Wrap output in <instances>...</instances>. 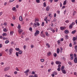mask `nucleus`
I'll list each match as a JSON object with an SVG mask.
<instances>
[{
    "label": "nucleus",
    "instance_id": "f257e3e1",
    "mask_svg": "<svg viewBox=\"0 0 77 77\" xmlns=\"http://www.w3.org/2000/svg\"><path fill=\"white\" fill-rule=\"evenodd\" d=\"M52 17V14H51V13H48V16H46V18L44 20L46 22V23L47 24L48 23V22H47V20H48V21H50V20H51V18Z\"/></svg>",
    "mask_w": 77,
    "mask_h": 77
},
{
    "label": "nucleus",
    "instance_id": "f03ea898",
    "mask_svg": "<svg viewBox=\"0 0 77 77\" xmlns=\"http://www.w3.org/2000/svg\"><path fill=\"white\" fill-rule=\"evenodd\" d=\"M9 69H10V67H7L4 69V71H5V72H6V71H8Z\"/></svg>",
    "mask_w": 77,
    "mask_h": 77
},
{
    "label": "nucleus",
    "instance_id": "7ed1b4c3",
    "mask_svg": "<svg viewBox=\"0 0 77 77\" xmlns=\"http://www.w3.org/2000/svg\"><path fill=\"white\" fill-rule=\"evenodd\" d=\"M39 31L38 30H37L35 31V33L34 34V36H38V35L39 34Z\"/></svg>",
    "mask_w": 77,
    "mask_h": 77
},
{
    "label": "nucleus",
    "instance_id": "20e7f679",
    "mask_svg": "<svg viewBox=\"0 0 77 77\" xmlns=\"http://www.w3.org/2000/svg\"><path fill=\"white\" fill-rule=\"evenodd\" d=\"M13 49L12 48H11L9 50V55H11L12 54V51H13Z\"/></svg>",
    "mask_w": 77,
    "mask_h": 77
},
{
    "label": "nucleus",
    "instance_id": "39448f33",
    "mask_svg": "<svg viewBox=\"0 0 77 77\" xmlns=\"http://www.w3.org/2000/svg\"><path fill=\"white\" fill-rule=\"evenodd\" d=\"M66 29V27L65 26H61L60 27V29L61 30H63Z\"/></svg>",
    "mask_w": 77,
    "mask_h": 77
},
{
    "label": "nucleus",
    "instance_id": "423d86ee",
    "mask_svg": "<svg viewBox=\"0 0 77 77\" xmlns=\"http://www.w3.org/2000/svg\"><path fill=\"white\" fill-rule=\"evenodd\" d=\"M23 30L21 29H19L18 30V32L20 35L21 34V33L23 32Z\"/></svg>",
    "mask_w": 77,
    "mask_h": 77
},
{
    "label": "nucleus",
    "instance_id": "0eeeda50",
    "mask_svg": "<svg viewBox=\"0 0 77 77\" xmlns=\"http://www.w3.org/2000/svg\"><path fill=\"white\" fill-rule=\"evenodd\" d=\"M70 56L71 57V60H73L74 59V55L72 54H71L70 55Z\"/></svg>",
    "mask_w": 77,
    "mask_h": 77
},
{
    "label": "nucleus",
    "instance_id": "6e6552de",
    "mask_svg": "<svg viewBox=\"0 0 77 77\" xmlns=\"http://www.w3.org/2000/svg\"><path fill=\"white\" fill-rule=\"evenodd\" d=\"M75 53H77V45H75Z\"/></svg>",
    "mask_w": 77,
    "mask_h": 77
},
{
    "label": "nucleus",
    "instance_id": "1a4fd4ad",
    "mask_svg": "<svg viewBox=\"0 0 77 77\" xmlns=\"http://www.w3.org/2000/svg\"><path fill=\"white\" fill-rule=\"evenodd\" d=\"M55 63L57 65H59V64H61V62L58 61H56Z\"/></svg>",
    "mask_w": 77,
    "mask_h": 77
},
{
    "label": "nucleus",
    "instance_id": "9d476101",
    "mask_svg": "<svg viewBox=\"0 0 77 77\" xmlns=\"http://www.w3.org/2000/svg\"><path fill=\"white\" fill-rule=\"evenodd\" d=\"M33 27H37V24L36 23H34L33 25Z\"/></svg>",
    "mask_w": 77,
    "mask_h": 77
},
{
    "label": "nucleus",
    "instance_id": "9b49d317",
    "mask_svg": "<svg viewBox=\"0 0 77 77\" xmlns=\"http://www.w3.org/2000/svg\"><path fill=\"white\" fill-rule=\"evenodd\" d=\"M74 62L75 63H77V57H75L74 59Z\"/></svg>",
    "mask_w": 77,
    "mask_h": 77
},
{
    "label": "nucleus",
    "instance_id": "f8f14e48",
    "mask_svg": "<svg viewBox=\"0 0 77 77\" xmlns=\"http://www.w3.org/2000/svg\"><path fill=\"white\" fill-rule=\"evenodd\" d=\"M73 26V25H72V24H70L69 27L70 29H71L72 28V27Z\"/></svg>",
    "mask_w": 77,
    "mask_h": 77
},
{
    "label": "nucleus",
    "instance_id": "ddd939ff",
    "mask_svg": "<svg viewBox=\"0 0 77 77\" xmlns=\"http://www.w3.org/2000/svg\"><path fill=\"white\" fill-rule=\"evenodd\" d=\"M29 71H30V70H29V69H28L26 70V71L24 72L25 74H27V73H28L29 72Z\"/></svg>",
    "mask_w": 77,
    "mask_h": 77
},
{
    "label": "nucleus",
    "instance_id": "4468645a",
    "mask_svg": "<svg viewBox=\"0 0 77 77\" xmlns=\"http://www.w3.org/2000/svg\"><path fill=\"white\" fill-rule=\"evenodd\" d=\"M65 33H66V34H68V33H69V31L68 30H66L64 31Z\"/></svg>",
    "mask_w": 77,
    "mask_h": 77
},
{
    "label": "nucleus",
    "instance_id": "2eb2a0df",
    "mask_svg": "<svg viewBox=\"0 0 77 77\" xmlns=\"http://www.w3.org/2000/svg\"><path fill=\"white\" fill-rule=\"evenodd\" d=\"M19 20L20 21H23V18H22V16H20L19 17Z\"/></svg>",
    "mask_w": 77,
    "mask_h": 77
},
{
    "label": "nucleus",
    "instance_id": "dca6fc26",
    "mask_svg": "<svg viewBox=\"0 0 77 77\" xmlns=\"http://www.w3.org/2000/svg\"><path fill=\"white\" fill-rule=\"evenodd\" d=\"M46 9L47 11H48L50 10V7H49L47 6Z\"/></svg>",
    "mask_w": 77,
    "mask_h": 77
},
{
    "label": "nucleus",
    "instance_id": "f3484780",
    "mask_svg": "<svg viewBox=\"0 0 77 77\" xmlns=\"http://www.w3.org/2000/svg\"><path fill=\"white\" fill-rule=\"evenodd\" d=\"M3 36H8V34H6V33H3L2 34Z\"/></svg>",
    "mask_w": 77,
    "mask_h": 77
},
{
    "label": "nucleus",
    "instance_id": "a211bd4d",
    "mask_svg": "<svg viewBox=\"0 0 77 77\" xmlns=\"http://www.w3.org/2000/svg\"><path fill=\"white\" fill-rule=\"evenodd\" d=\"M60 51V49H59V48H58L57 50V54H59V53Z\"/></svg>",
    "mask_w": 77,
    "mask_h": 77
},
{
    "label": "nucleus",
    "instance_id": "6ab92c4d",
    "mask_svg": "<svg viewBox=\"0 0 77 77\" xmlns=\"http://www.w3.org/2000/svg\"><path fill=\"white\" fill-rule=\"evenodd\" d=\"M61 71H62V72L63 74H66V70H65V69H63V70Z\"/></svg>",
    "mask_w": 77,
    "mask_h": 77
},
{
    "label": "nucleus",
    "instance_id": "aec40b11",
    "mask_svg": "<svg viewBox=\"0 0 77 77\" xmlns=\"http://www.w3.org/2000/svg\"><path fill=\"white\" fill-rule=\"evenodd\" d=\"M18 53L19 54H21L23 53V51L21 50L19 51L18 52Z\"/></svg>",
    "mask_w": 77,
    "mask_h": 77
},
{
    "label": "nucleus",
    "instance_id": "412c9836",
    "mask_svg": "<svg viewBox=\"0 0 77 77\" xmlns=\"http://www.w3.org/2000/svg\"><path fill=\"white\" fill-rule=\"evenodd\" d=\"M10 34L11 36H12L13 35V34H14V32L11 31L10 32Z\"/></svg>",
    "mask_w": 77,
    "mask_h": 77
},
{
    "label": "nucleus",
    "instance_id": "4be33fe9",
    "mask_svg": "<svg viewBox=\"0 0 77 77\" xmlns=\"http://www.w3.org/2000/svg\"><path fill=\"white\" fill-rule=\"evenodd\" d=\"M46 46H48V48H50V45H49V44H48V43H47L46 44Z\"/></svg>",
    "mask_w": 77,
    "mask_h": 77
},
{
    "label": "nucleus",
    "instance_id": "5701e85b",
    "mask_svg": "<svg viewBox=\"0 0 77 77\" xmlns=\"http://www.w3.org/2000/svg\"><path fill=\"white\" fill-rule=\"evenodd\" d=\"M66 5V0H65L63 3V5Z\"/></svg>",
    "mask_w": 77,
    "mask_h": 77
},
{
    "label": "nucleus",
    "instance_id": "b1692460",
    "mask_svg": "<svg viewBox=\"0 0 77 77\" xmlns=\"http://www.w3.org/2000/svg\"><path fill=\"white\" fill-rule=\"evenodd\" d=\"M21 25H20V24H19L18 25V27H17L18 29H21Z\"/></svg>",
    "mask_w": 77,
    "mask_h": 77
},
{
    "label": "nucleus",
    "instance_id": "393cba45",
    "mask_svg": "<svg viewBox=\"0 0 77 77\" xmlns=\"http://www.w3.org/2000/svg\"><path fill=\"white\" fill-rule=\"evenodd\" d=\"M3 31L5 32H8V30H7V29H6L4 28L3 29Z\"/></svg>",
    "mask_w": 77,
    "mask_h": 77
},
{
    "label": "nucleus",
    "instance_id": "a878e982",
    "mask_svg": "<svg viewBox=\"0 0 77 77\" xmlns=\"http://www.w3.org/2000/svg\"><path fill=\"white\" fill-rule=\"evenodd\" d=\"M41 36L43 37V38H45V35L44 34H41Z\"/></svg>",
    "mask_w": 77,
    "mask_h": 77
},
{
    "label": "nucleus",
    "instance_id": "bb28decb",
    "mask_svg": "<svg viewBox=\"0 0 77 77\" xmlns=\"http://www.w3.org/2000/svg\"><path fill=\"white\" fill-rule=\"evenodd\" d=\"M75 32H76V31L75 30H74L71 33L72 34H74Z\"/></svg>",
    "mask_w": 77,
    "mask_h": 77
},
{
    "label": "nucleus",
    "instance_id": "cd10ccee",
    "mask_svg": "<svg viewBox=\"0 0 77 77\" xmlns=\"http://www.w3.org/2000/svg\"><path fill=\"white\" fill-rule=\"evenodd\" d=\"M45 34L46 36H49V34H48V32H46Z\"/></svg>",
    "mask_w": 77,
    "mask_h": 77
},
{
    "label": "nucleus",
    "instance_id": "c85d7f7f",
    "mask_svg": "<svg viewBox=\"0 0 77 77\" xmlns=\"http://www.w3.org/2000/svg\"><path fill=\"white\" fill-rule=\"evenodd\" d=\"M58 44L59 45H60V40L58 41H57Z\"/></svg>",
    "mask_w": 77,
    "mask_h": 77
},
{
    "label": "nucleus",
    "instance_id": "c756f323",
    "mask_svg": "<svg viewBox=\"0 0 77 77\" xmlns=\"http://www.w3.org/2000/svg\"><path fill=\"white\" fill-rule=\"evenodd\" d=\"M65 39H68V36L67 35H65Z\"/></svg>",
    "mask_w": 77,
    "mask_h": 77
},
{
    "label": "nucleus",
    "instance_id": "7c9ffc66",
    "mask_svg": "<svg viewBox=\"0 0 77 77\" xmlns=\"http://www.w3.org/2000/svg\"><path fill=\"white\" fill-rule=\"evenodd\" d=\"M46 6H47V5H46V2H44L43 3V6H44V7H45Z\"/></svg>",
    "mask_w": 77,
    "mask_h": 77
},
{
    "label": "nucleus",
    "instance_id": "2f4dec72",
    "mask_svg": "<svg viewBox=\"0 0 77 77\" xmlns=\"http://www.w3.org/2000/svg\"><path fill=\"white\" fill-rule=\"evenodd\" d=\"M51 52H48V56H50V55H51Z\"/></svg>",
    "mask_w": 77,
    "mask_h": 77
},
{
    "label": "nucleus",
    "instance_id": "473e14b6",
    "mask_svg": "<svg viewBox=\"0 0 77 77\" xmlns=\"http://www.w3.org/2000/svg\"><path fill=\"white\" fill-rule=\"evenodd\" d=\"M76 38H75V37H74L73 38V41H75L76 40Z\"/></svg>",
    "mask_w": 77,
    "mask_h": 77
},
{
    "label": "nucleus",
    "instance_id": "72a5a7b5",
    "mask_svg": "<svg viewBox=\"0 0 77 77\" xmlns=\"http://www.w3.org/2000/svg\"><path fill=\"white\" fill-rule=\"evenodd\" d=\"M35 23L38 22L37 21H38V19H35Z\"/></svg>",
    "mask_w": 77,
    "mask_h": 77
},
{
    "label": "nucleus",
    "instance_id": "f704fd0d",
    "mask_svg": "<svg viewBox=\"0 0 77 77\" xmlns=\"http://www.w3.org/2000/svg\"><path fill=\"white\" fill-rule=\"evenodd\" d=\"M40 61H41L42 62H44V59H42L40 60Z\"/></svg>",
    "mask_w": 77,
    "mask_h": 77
},
{
    "label": "nucleus",
    "instance_id": "c9c22d12",
    "mask_svg": "<svg viewBox=\"0 0 77 77\" xmlns=\"http://www.w3.org/2000/svg\"><path fill=\"white\" fill-rule=\"evenodd\" d=\"M65 23H69V20H66L65 21Z\"/></svg>",
    "mask_w": 77,
    "mask_h": 77
},
{
    "label": "nucleus",
    "instance_id": "e433bc0d",
    "mask_svg": "<svg viewBox=\"0 0 77 77\" xmlns=\"http://www.w3.org/2000/svg\"><path fill=\"white\" fill-rule=\"evenodd\" d=\"M53 73L55 75H57V73L56 72L54 71L53 72Z\"/></svg>",
    "mask_w": 77,
    "mask_h": 77
},
{
    "label": "nucleus",
    "instance_id": "4c0bfd02",
    "mask_svg": "<svg viewBox=\"0 0 77 77\" xmlns=\"http://www.w3.org/2000/svg\"><path fill=\"white\" fill-rule=\"evenodd\" d=\"M14 74H15L16 75L18 73V72L17 71H15L14 72Z\"/></svg>",
    "mask_w": 77,
    "mask_h": 77
},
{
    "label": "nucleus",
    "instance_id": "58836bf2",
    "mask_svg": "<svg viewBox=\"0 0 77 77\" xmlns=\"http://www.w3.org/2000/svg\"><path fill=\"white\" fill-rule=\"evenodd\" d=\"M9 40H7L5 41V44H8V43H9Z\"/></svg>",
    "mask_w": 77,
    "mask_h": 77
},
{
    "label": "nucleus",
    "instance_id": "ea45409f",
    "mask_svg": "<svg viewBox=\"0 0 77 77\" xmlns=\"http://www.w3.org/2000/svg\"><path fill=\"white\" fill-rule=\"evenodd\" d=\"M16 50H17V51H20V48H15Z\"/></svg>",
    "mask_w": 77,
    "mask_h": 77
},
{
    "label": "nucleus",
    "instance_id": "a19ab883",
    "mask_svg": "<svg viewBox=\"0 0 77 77\" xmlns=\"http://www.w3.org/2000/svg\"><path fill=\"white\" fill-rule=\"evenodd\" d=\"M16 55L17 56V57H18V56H19V55H18V52H16Z\"/></svg>",
    "mask_w": 77,
    "mask_h": 77
},
{
    "label": "nucleus",
    "instance_id": "79ce46f5",
    "mask_svg": "<svg viewBox=\"0 0 77 77\" xmlns=\"http://www.w3.org/2000/svg\"><path fill=\"white\" fill-rule=\"evenodd\" d=\"M65 68V67L63 66H62L61 68V70L62 71V70H63Z\"/></svg>",
    "mask_w": 77,
    "mask_h": 77
},
{
    "label": "nucleus",
    "instance_id": "37998d69",
    "mask_svg": "<svg viewBox=\"0 0 77 77\" xmlns=\"http://www.w3.org/2000/svg\"><path fill=\"white\" fill-rule=\"evenodd\" d=\"M54 57H56L57 56V54L56 53L54 54Z\"/></svg>",
    "mask_w": 77,
    "mask_h": 77
},
{
    "label": "nucleus",
    "instance_id": "c03bdc74",
    "mask_svg": "<svg viewBox=\"0 0 77 77\" xmlns=\"http://www.w3.org/2000/svg\"><path fill=\"white\" fill-rule=\"evenodd\" d=\"M36 2L38 3H39L40 2V1H39V0H36Z\"/></svg>",
    "mask_w": 77,
    "mask_h": 77
},
{
    "label": "nucleus",
    "instance_id": "a18cd8bd",
    "mask_svg": "<svg viewBox=\"0 0 77 77\" xmlns=\"http://www.w3.org/2000/svg\"><path fill=\"white\" fill-rule=\"evenodd\" d=\"M68 63H69V65H72V63H71V62H69Z\"/></svg>",
    "mask_w": 77,
    "mask_h": 77
},
{
    "label": "nucleus",
    "instance_id": "49530a36",
    "mask_svg": "<svg viewBox=\"0 0 77 77\" xmlns=\"http://www.w3.org/2000/svg\"><path fill=\"white\" fill-rule=\"evenodd\" d=\"M15 9H16V8L15 7H13L12 9V10H13V11H14L15 10Z\"/></svg>",
    "mask_w": 77,
    "mask_h": 77
},
{
    "label": "nucleus",
    "instance_id": "de8ad7c7",
    "mask_svg": "<svg viewBox=\"0 0 77 77\" xmlns=\"http://www.w3.org/2000/svg\"><path fill=\"white\" fill-rule=\"evenodd\" d=\"M42 26H44V22H42Z\"/></svg>",
    "mask_w": 77,
    "mask_h": 77
},
{
    "label": "nucleus",
    "instance_id": "09e8293b",
    "mask_svg": "<svg viewBox=\"0 0 77 77\" xmlns=\"http://www.w3.org/2000/svg\"><path fill=\"white\" fill-rule=\"evenodd\" d=\"M31 47L32 48H34V46H33V45H31Z\"/></svg>",
    "mask_w": 77,
    "mask_h": 77
},
{
    "label": "nucleus",
    "instance_id": "8fccbe9b",
    "mask_svg": "<svg viewBox=\"0 0 77 77\" xmlns=\"http://www.w3.org/2000/svg\"><path fill=\"white\" fill-rule=\"evenodd\" d=\"M16 19V18L15 17V16H13V20H15V19Z\"/></svg>",
    "mask_w": 77,
    "mask_h": 77
},
{
    "label": "nucleus",
    "instance_id": "3c124183",
    "mask_svg": "<svg viewBox=\"0 0 77 77\" xmlns=\"http://www.w3.org/2000/svg\"><path fill=\"white\" fill-rule=\"evenodd\" d=\"M71 24L72 25V26H73V25H75V23L74 22H73Z\"/></svg>",
    "mask_w": 77,
    "mask_h": 77
},
{
    "label": "nucleus",
    "instance_id": "603ef678",
    "mask_svg": "<svg viewBox=\"0 0 77 77\" xmlns=\"http://www.w3.org/2000/svg\"><path fill=\"white\" fill-rule=\"evenodd\" d=\"M36 23H37V26H39L40 25V24H39V23L38 22Z\"/></svg>",
    "mask_w": 77,
    "mask_h": 77
},
{
    "label": "nucleus",
    "instance_id": "864d4df0",
    "mask_svg": "<svg viewBox=\"0 0 77 77\" xmlns=\"http://www.w3.org/2000/svg\"><path fill=\"white\" fill-rule=\"evenodd\" d=\"M29 30L30 31H32V28H31V27H30Z\"/></svg>",
    "mask_w": 77,
    "mask_h": 77
},
{
    "label": "nucleus",
    "instance_id": "5fc2aeb1",
    "mask_svg": "<svg viewBox=\"0 0 77 77\" xmlns=\"http://www.w3.org/2000/svg\"><path fill=\"white\" fill-rule=\"evenodd\" d=\"M56 17V13H54V18H55Z\"/></svg>",
    "mask_w": 77,
    "mask_h": 77
},
{
    "label": "nucleus",
    "instance_id": "6e6d98bb",
    "mask_svg": "<svg viewBox=\"0 0 77 77\" xmlns=\"http://www.w3.org/2000/svg\"><path fill=\"white\" fill-rule=\"evenodd\" d=\"M31 74H32V75H34V74H35V72H34V71H32V72Z\"/></svg>",
    "mask_w": 77,
    "mask_h": 77
},
{
    "label": "nucleus",
    "instance_id": "4d7b16f0",
    "mask_svg": "<svg viewBox=\"0 0 77 77\" xmlns=\"http://www.w3.org/2000/svg\"><path fill=\"white\" fill-rule=\"evenodd\" d=\"M16 71H19V69H18V68L17 67L16 68Z\"/></svg>",
    "mask_w": 77,
    "mask_h": 77
},
{
    "label": "nucleus",
    "instance_id": "13d9d810",
    "mask_svg": "<svg viewBox=\"0 0 77 77\" xmlns=\"http://www.w3.org/2000/svg\"><path fill=\"white\" fill-rule=\"evenodd\" d=\"M65 6H63L62 8H61V9H65Z\"/></svg>",
    "mask_w": 77,
    "mask_h": 77
},
{
    "label": "nucleus",
    "instance_id": "bf43d9fd",
    "mask_svg": "<svg viewBox=\"0 0 77 77\" xmlns=\"http://www.w3.org/2000/svg\"><path fill=\"white\" fill-rule=\"evenodd\" d=\"M57 70L58 71H60V68H58V69H57Z\"/></svg>",
    "mask_w": 77,
    "mask_h": 77
},
{
    "label": "nucleus",
    "instance_id": "052dcab7",
    "mask_svg": "<svg viewBox=\"0 0 77 77\" xmlns=\"http://www.w3.org/2000/svg\"><path fill=\"white\" fill-rule=\"evenodd\" d=\"M5 51L6 52H8V51H9V49H7L5 50Z\"/></svg>",
    "mask_w": 77,
    "mask_h": 77
},
{
    "label": "nucleus",
    "instance_id": "680f3d73",
    "mask_svg": "<svg viewBox=\"0 0 77 77\" xmlns=\"http://www.w3.org/2000/svg\"><path fill=\"white\" fill-rule=\"evenodd\" d=\"M6 25H7V23H4V25L5 26H6Z\"/></svg>",
    "mask_w": 77,
    "mask_h": 77
},
{
    "label": "nucleus",
    "instance_id": "e2e57ef3",
    "mask_svg": "<svg viewBox=\"0 0 77 77\" xmlns=\"http://www.w3.org/2000/svg\"><path fill=\"white\" fill-rule=\"evenodd\" d=\"M60 8H61L62 6V4L61 2H60Z\"/></svg>",
    "mask_w": 77,
    "mask_h": 77
},
{
    "label": "nucleus",
    "instance_id": "0e129e2a",
    "mask_svg": "<svg viewBox=\"0 0 77 77\" xmlns=\"http://www.w3.org/2000/svg\"><path fill=\"white\" fill-rule=\"evenodd\" d=\"M34 77H38V75L36 74H35L34 75Z\"/></svg>",
    "mask_w": 77,
    "mask_h": 77
},
{
    "label": "nucleus",
    "instance_id": "69168bd1",
    "mask_svg": "<svg viewBox=\"0 0 77 77\" xmlns=\"http://www.w3.org/2000/svg\"><path fill=\"white\" fill-rule=\"evenodd\" d=\"M60 41H63V38H61L60 39Z\"/></svg>",
    "mask_w": 77,
    "mask_h": 77
},
{
    "label": "nucleus",
    "instance_id": "338daca9",
    "mask_svg": "<svg viewBox=\"0 0 77 77\" xmlns=\"http://www.w3.org/2000/svg\"><path fill=\"white\" fill-rule=\"evenodd\" d=\"M26 46L25 45H24L23 46L24 49H26Z\"/></svg>",
    "mask_w": 77,
    "mask_h": 77
},
{
    "label": "nucleus",
    "instance_id": "774afa93",
    "mask_svg": "<svg viewBox=\"0 0 77 77\" xmlns=\"http://www.w3.org/2000/svg\"><path fill=\"white\" fill-rule=\"evenodd\" d=\"M52 77H54V76H55L54 74L53 73V74H52Z\"/></svg>",
    "mask_w": 77,
    "mask_h": 77
}]
</instances>
